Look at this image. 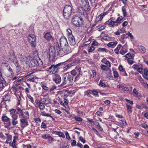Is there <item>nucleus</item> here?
Wrapping results in <instances>:
<instances>
[{
	"instance_id": "obj_1",
	"label": "nucleus",
	"mask_w": 148,
	"mask_h": 148,
	"mask_svg": "<svg viewBox=\"0 0 148 148\" xmlns=\"http://www.w3.org/2000/svg\"><path fill=\"white\" fill-rule=\"evenodd\" d=\"M73 8L69 5H66L63 10V16L66 19H68L72 12Z\"/></svg>"
},
{
	"instance_id": "obj_2",
	"label": "nucleus",
	"mask_w": 148,
	"mask_h": 148,
	"mask_svg": "<svg viewBox=\"0 0 148 148\" xmlns=\"http://www.w3.org/2000/svg\"><path fill=\"white\" fill-rule=\"evenodd\" d=\"M72 24L77 27H80L83 23L82 18L81 17L75 16L72 19Z\"/></svg>"
},
{
	"instance_id": "obj_3",
	"label": "nucleus",
	"mask_w": 148,
	"mask_h": 148,
	"mask_svg": "<svg viewBox=\"0 0 148 148\" xmlns=\"http://www.w3.org/2000/svg\"><path fill=\"white\" fill-rule=\"evenodd\" d=\"M18 57L20 60L23 62H25L26 64L29 67H30V61L32 59V57L30 56H26L24 55L19 54L18 55Z\"/></svg>"
},
{
	"instance_id": "obj_4",
	"label": "nucleus",
	"mask_w": 148,
	"mask_h": 148,
	"mask_svg": "<svg viewBox=\"0 0 148 148\" xmlns=\"http://www.w3.org/2000/svg\"><path fill=\"white\" fill-rule=\"evenodd\" d=\"M63 84H66V79L69 83L71 82L73 80V77L71 75L69 74L68 73L64 74L63 75Z\"/></svg>"
},
{
	"instance_id": "obj_5",
	"label": "nucleus",
	"mask_w": 148,
	"mask_h": 148,
	"mask_svg": "<svg viewBox=\"0 0 148 148\" xmlns=\"http://www.w3.org/2000/svg\"><path fill=\"white\" fill-rule=\"evenodd\" d=\"M27 38L31 46L35 47L36 46V41L35 36L33 34L29 35L28 36Z\"/></svg>"
},
{
	"instance_id": "obj_6",
	"label": "nucleus",
	"mask_w": 148,
	"mask_h": 148,
	"mask_svg": "<svg viewBox=\"0 0 148 148\" xmlns=\"http://www.w3.org/2000/svg\"><path fill=\"white\" fill-rule=\"evenodd\" d=\"M31 62L30 63V67H31L34 66H36L37 65L40 66H41L42 64V63L41 60L40 59H39L38 60H35L32 58V59L30 61Z\"/></svg>"
},
{
	"instance_id": "obj_7",
	"label": "nucleus",
	"mask_w": 148,
	"mask_h": 148,
	"mask_svg": "<svg viewBox=\"0 0 148 148\" xmlns=\"http://www.w3.org/2000/svg\"><path fill=\"white\" fill-rule=\"evenodd\" d=\"M56 49H55L54 47L53 46L50 47L49 50L47 51L48 56H49V58L56 57Z\"/></svg>"
},
{
	"instance_id": "obj_8",
	"label": "nucleus",
	"mask_w": 148,
	"mask_h": 148,
	"mask_svg": "<svg viewBox=\"0 0 148 148\" xmlns=\"http://www.w3.org/2000/svg\"><path fill=\"white\" fill-rule=\"evenodd\" d=\"M25 116H22L21 118H20V124L22 127H25L29 125L27 119L25 117Z\"/></svg>"
},
{
	"instance_id": "obj_9",
	"label": "nucleus",
	"mask_w": 148,
	"mask_h": 148,
	"mask_svg": "<svg viewBox=\"0 0 148 148\" xmlns=\"http://www.w3.org/2000/svg\"><path fill=\"white\" fill-rule=\"evenodd\" d=\"M106 24H107L109 27H114V25L117 26L118 25L116 21H114V18L111 17L105 23Z\"/></svg>"
},
{
	"instance_id": "obj_10",
	"label": "nucleus",
	"mask_w": 148,
	"mask_h": 148,
	"mask_svg": "<svg viewBox=\"0 0 148 148\" xmlns=\"http://www.w3.org/2000/svg\"><path fill=\"white\" fill-rule=\"evenodd\" d=\"M56 57L59 56L60 57H62L65 55L64 52L63 51L62 49V50L60 49V48L58 45V47L56 48Z\"/></svg>"
},
{
	"instance_id": "obj_11",
	"label": "nucleus",
	"mask_w": 148,
	"mask_h": 148,
	"mask_svg": "<svg viewBox=\"0 0 148 148\" xmlns=\"http://www.w3.org/2000/svg\"><path fill=\"white\" fill-rule=\"evenodd\" d=\"M2 121L4 122H9L8 125L5 126V127L6 128H8L10 126V119L7 116L3 115L1 117Z\"/></svg>"
},
{
	"instance_id": "obj_12",
	"label": "nucleus",
	"mask_w": 148,
	"mask_h": 148,
	"mask_svg": "<svg viewBox=\"0 0 148 148\" xmlns=\"http://www.w3.org/2000/svg\"><path fill=\"white\" fill-rule=\"evenodd\" d=\"M44 38L46 40L50 41L53 40V33L50 32H48L45 34Z\"/></svg>"
},
{
	"instance_id": "obj_13",
	"label": "nucleus",
	"mask_w": 148,
	"mask_h": 148,
	"mask_svg": "<svg viewBox=\"0 0 148 148\" xmlns=\"http://www.w3.org/2000/svg\"><path fill=\"white\" fill-rule=\"evenodd\" d=\"M68 38L70 45L73 46L75 45L76 42L75 38L73 35H68Z\"/></svg>"
},
{
	"instance_id": "obj_14",
	"label": "nucleus",
	"mask_w": 148,
	"mask_h": 148,
	"mask_svg": "<svg viewBox=\"0 0 148 148\" xmlns=\"http://www.w3.org/2000/svg\"><path fill=\"white\" fill-rule=\"evenodd\" d=\"M81 68L80 67H76L71 72V74L73 76H75L77 74H79Z\"/></svg>"
},
{
	"instance_id": "obj_15",
	"label": "nucleus",
	"mask_w": 148,
	"mask_h": 148,
	"mask_svg": "<svg viewBox=\"0 0 148 148\" xmlns=\"http://www.w3.org/2000/svg\"><path fill=\"white\" fill-rule=\"evenodd\" d=\"M60 44L61 47L68 45L67 39L64 37H62L60 39Z\"/></svg>"
},
{
	"instance_id": "obj_16",
	"label": "nucleus",
	"mask_w": 148,
	"mask_h": 148,
	"mask_svg": "<svg viewBox=\"0 0 148 148\" xmlns=\"http://www.w3.org/2000/svg\"><path fill=\"white\" fill-rule=\"evenodd\" d=\"M69 45L62 46V49L65 54H68L70 53L71 50L69 47Z\"/></svg>"
},
{
	"instance_id": "obj_17",
	"label": "nucleus",
	"mask_w": 148,
	"mask_h": 148,
	"mask_svg": "<svg viewBox=\"0 0 148 148\" xmlns=\"http://www.w3.org/2000/svg\"><path fill=\"white\" fill-rule=\"evenodd\" d=\"M61 63H60L57 64L56 65L53 64L54 70L53 71H51L50 73H51L52 72V73L53 74L58 72L59 71L58 67L61 65Z\"/></svg>"
},
{
	"instance_id": "obj_18",
	"label": "nucleus",
	"mask_w": 148,
	"mask_h": 148,
	"mask_svg": "<svg viewBox=\"0 0 148 148\" xmlns=\"http://www.w3.org/2000/svg\"><path fill=\"white\" fill-rule=\"evenodd\" d=\"M54 80L56 83H59L61 81V78L60 76L58 74H55L53 79Z\"/></svg>"
},
{
	"instance_id": "obj_19",
	"label": "nucleus",
	"mask_w": 148,
	"mask_h": 148,
	"mask_svg": "<svg viewBox=\"0 0 148 148\" xmlns=\"http://www.w3.org/2000/svg\"><path fill=\"white\" fill-rule=\"evenodd\" d=\"M9 59L15 65H17V63H18L17 59L14 54L11 55Z\"/></svg>"
},
{
	"instance_id": "obj_20",
	"label": "nucleus",
	"mask_w": 148,
	"mask_h": 148,
	"mask_svg": "<svg viewBox=\"0 0 148 148\" xmlns=\"http://www.w3.org/2000/svg\"><path fill=\"white\" fill-rule=\"evenodd\" d=\"M36 103V104L38 107L39 108L40 110H43L45 109V107L43 103L40 101H37Z\"/></svg>"
},
{
	"instance_id": "obj_21",
	"label": "nucleus",
	"mask_w": 148,
	"mask_h": 148,
	"mask_svg": "<svg viewBox=\"0 0 148 148\" xmlns=\"http://www.w3.org/2000/svg\"><path fill=\"white\" fill-rule=\"evenodd\" d=\"M17 111L16 112V113L17 115H19V118H21L22 116H25L23 110L20 108L18 107L17 108Z\"/></svg>"
},
{
	"instance_id": "obj_22",
	"label": "nucleus",
	"mask_w": 148,
	"mask_h": 148,
	"mask_svg": "<svg viewBox=\"0 0 148 148\" xmlns=\"http://www.w3.org/2000/svg\"><path fill=\"white\" fill-rule=\"evenodd\" d=\"M142 75L145 79L148 80V69L145 68L143 70Z\"/></svg>"
},
{
	"instance_id": "obj_23",
	"label": "nucleus",
	"mask_w": 148,
	"mask_h": 148,
	"mask_svg": "<svg viewBox=\"0 0 148 148\" xmlns=\"http://www.w3.org/2000/svg\"><path fill=\"white\" fill-rule=\"evenodd\" d=\"M18 117H17L16 116H13L12 117V123L13 125H15L18 124V121L16 120L18 119Z\"/></svg>"
},
{
	"instance_id": "obj_24",
	"label": "nucleus",
	"mask_w": 148,
	"mask_h": 148,
	"mask_svg": "<svg viewBox=\"0 0 148 148\" xmlns=\"http://www.w3.org/2000/svg\"><path fill=\"white\" fill-rule=\"evenodd\" d=\"M81 2V4L84 7L88 6L89 3L87 0H79Z\"/></svg>"
},
{
	"instance_id": "obj_25",
	"label": "nucleus",
	"mask_w": 148,
	"mask_h": 148,
	"mask_svg": "<svg viewBox=\"0 0 148 148\" xmlns=\"http://www.w3.org/2000/svg\"><path fill=\"white\" fill-rule=\"evenodd\" d=\"M9 112L10 113V114L12 115V116H17V117H18V115L16 114V113H15L16 112V110L15 109H10Z\"/></svg>"
},
{
	"instance_id": "obj_26",
	"label": "nucleus",
	"mask_w": 148,
	"mask_h": 148,
	"mask_svg": "<svg viewBox=\"0 0 148 148\" xmlns=\"http://www.w3.org/2000/svg\"><path fill=\"white\" fill-rule=\"evenodd\" d=\"M41 114L42 116H46L47 117H51L52 119V120H55L54 119L53 116L51 115L50 114L46 113L45 112H41Z\"/></svg>"
},
{
	"instance_id": "obj_27",
	"label": "nucleus",
	"mask_w": 148,
	"mask_h": 148,
	"mask_svg": "<svg viewBox=\"0 0 148 148\" xmlns=\"http://www.w3.org/2000/svg\"><path fill=\"white\" fill-rule=\"evenodd\" d=\"M127 47L125 45L123 46L121 50L120 51V53L122 55H124L127 52V51L126 49L125 48H126Z\"/></svg>"
},
{
	"instance_id": "obj_28",
	"label": "nucleus",
	"mask_w": 148,
	"mask_h": 148,
	"mask_svg": "<svg viewBox=\"0 0 148 148\" xmlns=\"http://www.w3.org/2000/svg\"><path fill=\"white\" fill-rule=\"evenodd\" d=\"M117 43V42L116 41L115 42H110L107 44V46L109 47L113 48L116 45Z\"/></svg>"
},
{
	"instance_id": "obj_29",
	"label": "nucleus",
	"mask_w": 148,
	"mask_h": 148,
	"mask_svg": "<svg viewBox=\"0 0 148 148\" xmlns=\"http://www.w3.org/2000/svg\"><path fill=\"white\" fill-rule=\"evenodd\" d=\"M138 48L140 52L143 53H145V52L146 49L144 47L142 46H138Z\"/></svg>"
},
{
	"instance_id": "obj_30",
	"label": "nucleus",
	"mask_w": 148,
	"mask_h": 148,
	"mask_svg": "<svg viewBox=\"0 0 148 148\" xmlns=\"http://www.w3.org/2000/svg\"><path fill=\"white\" fill-rule=\"evenodd\" d=\"M133 93L134 96L136 97H138L139 93L135 88L133 90Z\"/></svg>"
},
{
	"instance_id": "obj_31",
	"label": "nucleus",
	"mask_w": 148,
	"mask_h": 148,
	"mask_svg": "<svg viewBox=\"0 0 148 148\" xmlns=\"http://www.w3.org/2000/svg\"><path fill=\"white\" fill-rule=\"evenodd\" d=\"M40 101L41 102L44 104H45L46 105L48 104L49 103V100L46 98L42 99Z\"/></svg>"
},
{
	"instance_id": "obj_32",
	"label": "nucleus",
	"mask_w": 148,
	"mask_h": 148,
	"mask_svg": "<svg viewBox=\"0 0 148 148\" xmlns=\"http://www.w3.org/2000/svg\"><path fill=\"white\" fill-rule=\"evenodd\" d=\"M101 69L103 71H107L109 69V68L106 65L102 64L100 66Z\"/></svg>"
},
{
	"instance_id": "obj_33",
	"label": "nucleus",
	"mask_w": 148,
	"mask_h": 148,
	"mask_svg": "<svg viewBox=\"0 0 148 148\" xmlns=\"http://www.w3.org/2000/svg\"><path fill=\"white\" fill-rule=\"evenodd\" d=\"M126 106L127 107V112L129 114L131 113L132 111V107L127 104H126Z\"/></svg>"
},
{
	"instance_id": "obj_34",
	"label": "nucleus",
	"mask_w": 148,
	"mask_h": 148,
	"mask_svg": "<svg viewBox=\"0 0 148 148\" xmlns=\"http://www.w3.org/2000/svg\"><path fill=\"white\" fill-rule=\"evenodd\" d=\"M125 57L127 58L128 59H133L134 58V57L132 56L130 53H128L127 54L125 55Z\"/></svg>"
},
{
	"instance_id": "obj_35",
	"label": "nucleus",
	"mask_w": 148,
	"mask_h": 148,
	"mask_svg": "<svg viewBox=\"0 0 148 148\" xmlns=\"http://www.w3.org/2000/svg\"><path fill=\"white\" fill-rule=\"evenodd\" d=\"M72 66V65L71 64H69L66 66L64 68V72L66 71L67 70L69 69L71 66Z\"/></svg>"
},
{
	"instance_id": "obj_36",
	"label": "nucleus",
	"mask_w": 148,
	"mask_h": 148,
	"mask_svg": "<svg viewBox=\"0 0 148 148\" xmlns=\"http://www.w3.org/2000/svg\"><path fill=\"white\" fill-rule=\"evenodd\" d=\"M54 132H56V134L60 137H62V138H64L65 137L64 134L62 132L55 131Z\"/></svg>"
},
{
	"instance_id": "obj_37",
	"label": "nucleus",
	"mask_w": 148,
	"mask_h": 148,
	"mask_svg": "<svg viewBox=\"0 0 148 148\" xmlns=\"http://www.w3.org/2000/svg\"><path fill=\"white\" fill-rule=\"evenodd\" d=\"M37 78L36 76H34L33 77H30L27 79V81L28 82H33L35 79H37Z\"/></svg>"
},
{
	"instance_id": "obj_38",
	"label": "nucleus",
	"mask_w": 148,
	"mask_h": 148,
	"mask_svg": "<svg viewBox=\"0 0 148 148\" xmlns=\"http://www.w3.org/2000/svg\"><path fill=\"white\" fill-rule=\"evenodd\" d=\"M122 11L123 13V16L124 17H125L127 15V12L125 9V8L124 7H123L122 8Z\"/></svg>"
},
{
	"instance_id": "obj_39",
	"label": "nucleus",
	"mask_w": 148,
	"mask_h": 148,
	"mask_svg": "<svg viewBox=\"0 0 148 148\" xmlns=\"http://www.w3.org/2000/svg\"><path fill=\"white\" fill-rule=\"evenodd\" d=\"M123 17L122 16H120L119 17L117 18V19L116 21L117 24L119 23H120V22H119V21H121L122 19H123Z\"/></svg>"
},
{
	"instance_id": "obj_40",
	"label": "nucleus",
	"mask_w": 148,
	"mask_h": 148,
	"mask_svg": "<svg viewBox=\"0 0 148 148\" xmlns=\"http://www.w3.org/2000/svg\"><path fill=\"white\" fill-rule=\"evenodd\" d=\"M74 118L75 120L77 121L80 122L82 121L83 119L82 118L78 116H75L74 117Z\"/></svg>"
},
{
	"instance_id": "obj_41",
	"label": "nucleus",
	"mask_w": 148,
	"mask_h": 148,
	"mask_svg": "<svg viewBox=\"0 0 148 148\" xmlns=\"http://www.w3.org/2000/svg\"><path fill=\"white\" fill-rule=\"evenodd\" d=\"M16 141L14 138L12 143L10 145L12 146L14 148H17L16 145H15Z\"/></svg>"
},
{
	"instance_id": "obj_42",
	"label": "nucleus",
	"mask_w": 148,
	"mask_h": 148,
	"mask_svg": "<svg viewBox=\"0 0 148 148\" xmlns=\"http://www.w3.org/2000/svg\"><path fill=\"white\" fill-rule=\"evenodd\" d=\"M99 85L101 87H106V85L105 83H103L102 81H100L99 83Z\"/></svg>"
},
{
	"instance_id": "obj_43",
	"label": "nucleus",
	"mask_w": 148,
	"mask_h": 148,
	"mask_svg": "<svg viewBox=\"0 0 148 148\" xmlns=\"http://www.w3.org/2000/svg\"><path fill=\"white\" fill-rule=\"evenodd\" d=\"M116 129L113 128L112 130V131H113L114 132V134L115 135V137H117L119 136V134L116 131Z\"/></svg>"
},
{
	"instance_id": "obj_44",
	"label": "nucleus",
	"mask_w": 148,
	"mask_h": 148,
	"mask_svg": "<svg viewBox=\"0 0 148 148\" xmlns=\"http://www.w3.org/2000/svg\"><path fill=\"white\" fill-rule=\"evenodd\" d=\"M113 75L115 78L118 77L119 76V73L116 71H113Z\"/></svg>"
},
{
	"instance_id": "obj_45",
	"label": "nucleus",
	"mask_w": 148,
	"mask_h": 148,
	"mask_svg": "<svg viewBox=\"0 0 148 148\" xmlns=\"http://www.w3.org/2000/svg\"><path fill=\"white\" fill-rule=\"evenodd\" d=\"M95 47L93 46L90 47L88 49V52L89 53L92 52L95 49Z\"/></svg>"
},
{
	"instance_id": "obj_46",
	"label": "nucleus",
	"mask_w": 148,
	"mask_h": 148,
	"mask_svg": "<svg viewBox=\"0 0 148 148\" xmlns=\"http://www.w3.org/2000/svg\"><path fill=\"white\" fill-rule=\"evenodd\" d=\"M102 16H100V15L97 17L95 19V21L96 22H97L99 21H101L102 19Z\"/></svg>"
},
{
	"instance_id": "obj_47",
	"label": "nucleus",
	"mask_w": 148,
	"mask_h": 148,
	"mask_svg": "<svg viewBox=\"0 0 148 148\" xmlns=\"http://www.w3.org/2000/svg\"><path fill=\"white\" fill-rule=\"evenodd\" d=\"M139 67V66L136 64H134L132 66L133 69L135 70H137Z\"/></svg>"
},
{
	"instance_id": "obj_48",
	"label": "nucleus",
	"mask_w": 148,
	"mask_h": 148,
	"mask_svg": "<svg viewBox=\"0 0 148 148\" xmlns=\"http://www.w3.org/2000/svg\"><path fill=\"white\" fill-rule=\"evenodd\" d=\"M140 125L144 128H148V125L145 123H142Z\"/></svg>"
},
{
	"instance_id": "obj_49",
	"label": "nucleus",
	"mask_w": 148,
	"mask_h": 148,
	"mask_svg": "<svg viewBox=\"0 0 148 148\" xmlns=\"http://www.w3.org/2000/svg\"><path fill=\"white\" fill-rule=\"evenodd\" d=\"M137 71L140 73L143 74V70L142 68L139 67Z\"/></svg>"
},
{
	"instance_id": "obj_50",
	"label": "nucleus",
	"mask_w": 148,
	"mask_h": 148,
	"mask_svg": "<svg viewBox=\"0 0 148 148\" xmlns=\"http://www.w3.org/2000/svg\"><path fill=\"white\" fill-rule=\"evenodd\" d=\"M120 123L122 124L121 125V126H123V125H126V122L125 121L121 120L120 121Z\"/></svg>"
},
{
	"instance_id": "obj_51",
	"label": "nucleus",
	"mask_w": 148,
	"mask_h": 148,
	"mask_svg": "<svg viewBox=\"0 0 148 148\" xmlns=\"http://www.w3.org/2000/svg\"><path fill=\"white\" fill-rule=\"evenodd\" d=\"M122 33V30L121 29H119L115 32V34L116 35H119L121 33Z\"/></svg>"
},
{
	"instance_id": "obj_52",
	"label": "nucleus",
	"mask_w": 148,
	"mask_h": 148,
	"mask_svg": "<svg viewBox=\"0 0 148 148\" xmlns=\"http://www.w3.org/2000/svg\"><path fill=\"white\" fill-rule=\"evenodd\" d=\"M49 135V134H45L44 135H42L41 136V137L44 139H47Z\"/></svg>"
},
{
	"instance_id": "obj_53",
	"label": "nucleus",
	"mask_w": 148,
	"mask_h": 148,
	"mask_svg": "<svg viewBox=\"0 0 148 148\" xmlns=\"http://www.w3.org/2000/svg\"><path fill=\"white\" fill-rule=\"evenodd\" d=\"M107 51V49L105 48H99L98 49V51L99 52H106Z\"/></svg>"
},
{
	"instance_id": "obj_54",
	"label": "nucleus",
	"mask_w": 148,
	"mask_h": 148,
	"mask_svg": "<svg viewBox=\"0 0 148 148\" xmlns=\"http://www.w3.org/2000/svg\"><path fill=\"white\" fill-rule=\"evenodd\" d=\"M15 65L16 66V69H17L16 72L17 73H18V72H19V71L20 70V66H19V64H18V63H17V65Z\"/></svg>"
},
{
	"instance_id": "obj_55",
	"label": "nucleus",
	"mask_w": 148,
	"mask_h": 148,
	"mask_svg": "<svg viewBox=\"0 0 148 148\" xmlns=\"http://www.w3.org/2000/svg\"><path fill=\"white\" fill-rule=\"evenodd\" d=\"M105 64H106V66H107L108 68L111 67V64L109 61H107Z\"/></svg>"
},
{
	"instance_id": "obj_56",
	"label": "nucleus",
	"mask_w": 148,
	"mask_h": 148,
	"mask_svg": "<svg viewBox=\"0 0 148 148\" xmlns=\"http://www.w3.org/2000/svg\"><path fill=\"white\" fill-rule=\"evenodd\" d=\"M3 81L1 79V81L0 80V88H3L4 87L5 84H3Z\"/></svg>"
},
{
	"instance_id": "obj_57",
	"label": "nucleus",
	"mask_w": 148,
	"mask_h": 148,
	"mask_svg": "<svg viewBox=\"0 0 148 148\" xmlns=\"http://www.w3.org/2000/svg\"><path fill=\"white\" fill-rule=\"evenodd\" d=\"M66 31L68 33V35H73L72 33V31L71 29H66Z\"/></svg>"
},
{
	"instance_id": "obj_58",
	"label": "nucleus",
	"mask_w": 148,
	"mask_h": 148,
	"mask_svg": "<svg viewBox=\"0 0 148 148\" xmlns=\"http://www.w3.org/2000/svg\"><path fill=\"white\" fill-rule=\"evenodd\" d=\"M109 12L108 11H107L105 12H104L102 13L100 15V16H102V18H103V17L105 16L106 15L108 14Z\"/></svg>"
},
{
	"instance_id": "obj_59",
	"label": "nucleus",
	"mask_w": 148,
	"mask_h": 148,
	"mask_svg": "<svg viewBox=\"0 0 148 148\" xmlns=\"http://www.w3.org/2000/svg\"><path fill=\"white\" fill-rule=\"evenodd\" d=\"M28 97L30 99L31 102L33 103L34 102L33 98L30 95L28 96Z\"/></svg>"
},
{
	"instance_id": "obj_60",
	"label": "nucleus",
	"mask_w": 148,
	"mask_h": 148,
	"mask_svg": "<svg viewBox=\"0 0 148 148\" xmlns=\"http://www.w3.org/2000/svg\"><path fill=\"white\" fill-rule=\"evenodd\" d=\"M121 74L122 75L125 76H127V73H126V71L125 70H123V71L121 72Z\"/></svg>"
},
{
	"instance_id": "obj_61",
	"label": "nucleus",
	"mask_w": 148,
	"mask_h": 148,
	"mask_svg": "<svg viewBox=\"0 0 148 148\" xmlns=\"http://www.w3.org/2000/svg\"><path fill=\"white\" fill-rule=\"evenodd\" d=\"M93 95H97L98 94L97 91L96 90H93L92 91Z\"/></svg>"
},
{
	"instance_id": "obj_62",
	"label": "nucleus",
	"mask_w": 148,
	"mask_h": 148,
	"mask_svg": "<svg viewBox=\"0 0 148 148\" xmlns=\"http://www.w3.org/2000/svg\"><path fill=\"white\" fill-rule=\"evenodd\" d=\"M127 62L130 64H133L134 63V62L133 60H131L130 59H127Z\"/></svg>"
},
{
	"instance_id": "obj_63",
	"label": "nucleus",
	"mask_w": 148,
	"mask_h": 148,
	"mask_svg": "<svg viewBox=\"0 0 148 148\" xmlns=\"http://www.w3.org/2000/svg\"><path fill=\"white\" fill-rule=\"evenodd\" d=\"M119 69L121 72L125 70L121 65H119Z\"/></svg>"
},
{
	"instance_id": "obj_64",
	"label": "nucleus",
	"mask_w": 148,
	"mask_h": 148,
	"mask_svg": "<svg viewBox=\"0 0 148 148\" xmlns=\"http://www.w3.org/2000/svg\"><path fill=\"white\" fill-rule=\"evenodd\" d=\"M79 140L82 142L83 143H85V140L82 137L80 136L79 137Z\"/></svg>"
}]
</instances>
